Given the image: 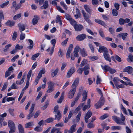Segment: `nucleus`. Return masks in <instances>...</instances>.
Wrapping results in <instances>:
<instances>
[{
	"mask_svg": "<svg viewBox=\"0 0 133 133\" xmlns=\"http://www.w3.org/2000/svg\"><path fill=\"white\" fill-rule=\"evenodd\" d=\"M75 71V69L74 68H72L70 69L68 72L66 77L67 78H70L72 75L74 73Z\"/></svg>",
	"mask_w": 133,
	"mask_h": 133,
	"instance_id": "obj_10",
	"label": "nucleus"
},
{
	"mask_svg": "<svg viewBox=\"0 0 133 133\" xmlns=\"http://www.w3.org/2000/svg\"><path fill=\"white\" fill-rule=\"evenodd\" d=\"M39 55V53H37L33 55L31 57L32 59L34 61H35L36 60V58H37Z\"/></svg>",
	"mask_w": 133,
	"mask_h": 133,
	"instance_id": "obj_51",
	"label": "nucleus"
},
{
	"mask_svg": "<svg viewBox=\"0 0 133 133\" xmlns=\"http://www.w3.org/2000/svg\"><path fill=\"white\" fill-rule=\"evenodd\" d=\"M76 90L72 89L69 92L68 94V97L70 99H71L74 97Z\"/></svg>",
	"mask_w": 133,
	"mask_h": 133,
	"instance_id": "obj_9",
	"label": "nucleus"
},
{
	"mask_svg": "<svg viewBox=\"0 0 133 133\" xmlns=\"http://www.w3.org/2000/svg\"><path fill=\"white\" fill-rule=\"evenodd\" d=\"M111 58L114 61H115V60L116 59L117 61L119 62H120L121 61V58L116 55L112 56Z\"/></svg>",
	"mask_w": 133,
	"mask_h": 133,
	"instance_id": "obj_20",
	"label": "nucleus"
},
{
	"mask_svg": "<svg viewBox=\"0 0 133 133\" xmlns=\"http://www.w3.org/2000/svg\"><path fill=\"white\" fill-rule=\"evenodd\" d=\"M87 127V128H93L95 127V125L93 123H89L88 124Z\"/></svg>",
	"mask_w": 133,
	"mask_h": 133,
	"instance_id": "obj_44",
	"label": "nucleus"
},
{
	"mask_svg": "<svg viewBox=\"0 0 133 133\" xmlns=\"http://www.w3.org/2000/svg\"><path fill=\"white\" fill-rule=\"evenodd\" d=\"M99 46V48L98 51L100 53L103 52L104 53H105L108 51L107 48L104 46L100 45Z\"/></svg>",
	"mask_w": 133,
	"mask_h": 133,
	"instance_id": "obj_13",
	"label": "nucleus"
},
{
	"mask_svg": "<svg viewBox=\"0 0 133 133\" xmlns=\"http://www.w3.org/2000/svg\"><path fill=\"white\" fill-rule=\"evenodd\" d=\"M121 118L115 116H112V119L117 124H124V122L125 119V117L122 113L120 114Z\"/></svg>",
	"mask_w": 133,
	"mask_h": 133,
	"instance_id": "obj_1",
	"label": "nucleus"
},
{
	"mask_svg": "<svg viewBox=\"0 0 133 133\" xmlns=\"http://www.w3.org/2000/svg\"><path fill=\"white\" fill-rule=\"evenodd\" d=\"M34 125V123L33 122H30L26 124L25 125V128H27L31 127Z\"/></svg>",
	"mask_w": 133,
	"mask_h": 133,
	"instance_id": "obj_23",
	"label": "nucleus"
},
{
	"mask_svg": "<svg viewBox=\"0 0 133 133\" xmlns=\"http://www.w3.org/2000/svg\"><path fill=\"white\" fill-rule=\"evenodd\" d=\"M17 36V32L16 31H14L12 35V39L13 41L15 40Z\"/></svg>",
	"mask_w": 133,
	"mask_h": 133,
	"instance_id": "obj_46",
	"label": "nucleus"
},
{
	"mask_svg": "<svg viewBox=\"0 0 133 133\" xmlns=\"http://www.w3.org/2000/svg\"><path fill=\"white\" fill-rule=\"evenodd\" d=\"M108 116L109 115L107 114H106L100 117H99V119L101 120H103L108 117Z\"/></svg>",
	"mask_w": 133,
	"mask_h": 133,
	"instance_id": "obj_47",
	"label": "nucleus"
},
{
	"mask_svg": "<svg viewBox=\"0 0 133 133\" xmlns=\"http://www.w3.org/2000/svg\"><path fill=\"white\" fill-rule=\"evenodd\" d=\"M49 104V102L48 101H46L44 105L41 107V109L44 110L48 106Z\"/></svg>",
	"mask_w": 133,
	"mask_h": 133,
	"instance_id": "obj_41",
	"label": "nucleus"
},
{
	"mask_svg": "<svg viewBox=\"0 0 133 133\" xmlns=\"http://www.w3.org/2000/svg\"><path fill=\"white\" fill-rule=\"evenodd\" d=\"M15 22L13 21H11L10 20L8 21L5 23L6 25L9 26H12L14 25Z\"/></svg>",
	"mask_w": 133,
	"mask_h": 133,
	"instance_id": "obj_31",
	"label": "nucleus"
},
{
	"mask_svg": "<svg viewBox=\"0 0 133 133\" xmlns=\"http://www.w3.org/2000/svg\"><path fill=\"white\" fill-rule=\"evenodd\" d=\"M90 99H89L88 100L87 102V105H85L84 106L83 109L82 110L83 111H85L87 109L89 108L90 107Z\"/></svg>",
	"mask_w": 133,
	"mask_h": 133,
	"instance_id": "obj_18",
	"label": "nucleus"
},
{
	"mask_svg": "<svg viewBox=\"0 0 133 133\" xmlns=\"http://www.w3.org/2000/svg\"><path fill=\"white\" fill-rule=\"evenodd\" d=\"M9 2L8 1L0 5V7L3 8L5 6L7 5L9 3Z\"/></svg>",
	"mask_w": 133,
	"mask_h": 133,
	"instance_id": "obj_53",
	"label": "nucleus"
},
{
	"mask_svg": "<svg viewBox=\"0 0 133 133\" xmlns=\"http://www.w3.org/2000/svg\"><path fill=\"white\" fill-rule=\"evenodd\" d=\"M90 59L92 61H94L98 59V57L97 56H90L89 57Z\"/></svg>",
	"mask_w": 133,
	"mask_h": 133,
	"instance_id": "obj_61",
	"label": "nucleus"
},
{
	"mask_svg": "<svg viewBox=\"0 0 133 133\" xmlns=\"http://www.w3.org/2000/svg\"><path fill=\"white\" fill-rule=\"evenodd\" d=\"M25 75H23L22 77V78L20 81H17L16 82V83L18 85H21L24 82V81L25 78Z\"/></svg>",
	"mask_w": 133,
	"mask_h": 133,
	"instance_id": "obj_33",
	"label": "nucleus"
},
{
	"mask_svg": "<svg viewBox=\"0 0 133 133\" xmlns=\"http://www.w3.org/2000/svg\"><path fill=\"white\" fill-rule=\"evenodd\" d=\"M82 95L83 96L82 102L85 101L87 98V92L85 90L83 91Z\"/></svg>",
	"mask_w": 133,
	"mask_h": 133,
	"instance_id": "obj_26",
	"label": "nucleus"
},
{
	"mask_svg": "<svg viewBox=\"0 0 133 133\" xmlns=\"http://www.w3.org/2000/svg\"><path fill=\"white\" fill-rule=\"evenodd\" d=\"M82 12L85 21L89 24H92L91 20L89 18V16L87 15L86 13L84 11L82 10Z\"/></svg>",
	"mask_w": 133,
	"mask_h": 133,
	"instance_id": "obj_4",
	"label": "nucleus"
},
{
	"mask_svg": "<svg viewBox=\"0 0 133 133\" xmlns=\"http://www.w3.org/2000/svg\"><path fill=\"white\" fill-rule=\"evenodd\" d=\"M127 35L128 34L127 33H123L119 34V35L122 37V38L124 40L126 38Z\"/></svg>",
	"mask_w": 133,
	"mask_h": 133,
	"instance_id": "obj_48",
	"label": "nucleus"
},
{
	"mask_svg": "<svg viewBox=\"0 0 133 133\" xmlns=\"http://www.w3.org/2000/svg\"><path fill=\"white\" fill-rule=\"evenodd\" d=\"M101 66L102 69L105 72L109 71L110 68V67L108 65H105L104 66L101 65Z\"/></svg>",
	"mask_w": 133,
	"mask_h": 133,
	"instance_id": "obj_35",
	"label": "nucleus"
},
{
	"mask_svg": "<svg viewBox=\"0 0 133 133\" xmlns=\"http://www.w3.org/2000/svg\"><path fill=\"white\" fill-rule=\"evenodd\" d=\"M9 127L10 130L16 131V127L14 123L11 120H9L8 122Z\"/></svg>",
	"mask_w": 133,
	"mask_h": 133,
	"instance_id": "obj_5",
	"label": "nucleus"
},
{
	"mask_svg": "<svg viewBox=\"0 0 133 133\" xmlns=\"http://www.w3.org/2000/svg\"><path fill=\"white\" fill-rule=\"evenodd\" d=\"M81 94L80 93H78L77 94L76 97L75 98L74 101L76 102H77L79 99L80 97H81Z\"/></svg>",
	"mask_w": 133,
	"mask_h": 133,
	"instance_id": "obj_62",
	"label": "nucleus"
},
{
	"mask_svg": "<svg viewBox=\"0 0 133 133\" xmlns=\"http://www.w3.org/2000/svg\"><path fill=\"white\" fill-rule=\"evenodd\" d=\"M99 33L100 36L103 38H105L104 34L103 31L101 30H100L99 31Z\"/></svg>",
	"mask_w": 133,
	"mask_h": 133,
	"instance_id": "obj_60",
	"label": "nucleus"
},
{
	"mask_svg": "<svg viewBox=\"0 0 133 133\" xmlns=\"http://www.w3.org/2000/svg\"><path fill=\"white\" fill-rule=\"evenodd\" d=\"M87 36L85 34H82L77 36L76 38V40L78 41L84 40L86 38Z\"/></svg>",
	"mask_w": 133,
	"mask_h": 133,
	"instance_id": "obj_6",
	"label": "nucleus"
},
{
	"mask_svg": "<svg viewBox=\"0 0 133 133\" xmlns=\"http://www.w3.org/2000/svg\"><path fill=\"white\" fill-rule=\"evenodd\" d=\"M21 16V14H18L14 16L13 19L14 20H16L17 19L20 18Z\"/></svg>",
	"mask_w": 133,
	"mask_h": 133,
	"instance_id": "obj_50",
	"label": "nucleus"
},
{
	"mask_svg": "<svg viewBox=\"0 0 133 133\" xmlns=\"http://www.w3.org/2000/svg\"><path fill=\"white\" fill-rule=\"evenodd\" d=\"M54 118H49L46 119L45 121L47 123H50L52 122L54 120Z\"/></svg>",
	"mask_w": 133,
	"mask_h": 133,
	"instance_id": "obj_56",
	"label": "nucleus"
},
{
	"mask_svg": "<svg viewBox=\"0 0 133 133\" xmlns=\"http://www.w3.org/2000/svg\"><path fill=\"white\" fill-rule=\"evenodd\" d=\"M119 79L117 77L114 78L113 79V81L114 84L117 87V86L119 84Z\"/></svg>",
	"mask_w": 133,
	"mask_h": 133,
	"instance_id": "obj_32",
	"label": "nucleus"
},
{
	"mask_svg": "<svg viewBox=\"0 0 133 133\" xmlns=\"http://www.w3.org/2000/svg\"><path fill=\"white\" fill-rule=\"evenodd\" d=\"M35 106V104H32L31 107L29 110V113H32V112L34 110Z\"/></svg>",
	"mask_w": 133,
	"mask_h": 133,
	"instance_id": "obj_59",
	"label": "nucleus"
},
{
	"mask_svg": "<svg viewBox=\"0 0 133 133\" xmlns=\"http://www.w3.org/2000/svg\"><path fill=\"white\" fill-rule=\"evenodd\" d=\"M127 60L129 62H133V56L130 54L128 56V57L127 58Z\"/></svg>",
	"mask_w": 133,
	"mask_h": 133,
	"instance_id": "obj_38",
	"label": "nucleus"
},
{
	"mask_svg": "<svg viewBox=\"0 0 133 133\" xmlns=\"http://www.w3.org/2000/svg\"><path fill=\"white\" fill-rule=\"evenodd\" d=\"M59 71L58 68H57L54 71L52 72L51 74V76L52 77H54L55 76H56L57 74Z\"/></svg>",
	"mask_w": 133,
	"mask_h": 133,
	"instance_id": "obj_37",
	"label": "nucleus"
},
{
	"mask_svg": "<svg viewBox=\"0 0 133 133\" xmlns=\"http://www.w3.org/2000/svg\"><path fill=\"white\" fill-rule=\"evenodd\" d=\"M92 115V113L90 111H88L85 114L84 117V120L86 123L88 122V119Z\"/></svg>",
	"mask_w": 133,
	"mask_h": 133,
	"instance_id": "obj_8",
	"label": "nucleus"
},
{
	"mask_svg": "<svg viewBox=\"0 0 133 133\" xmlns=\"http://www.w3.org/2000/svg\"><path fill=\"white\" fill-rule=\"evenodd\" d=\"M59 107L58 105H57L54 107V112L56 113H61L60 110L58 109Z\"/></svg>",
	"mask_w": 133,
	"mask_h": 133,
	"instance_id": "obj_39",
	"label": "nucleus"
},
{
	"mask_svg": "<svg viewBox=\"0 0 133 133\" xmlns=\"http://www.w3.org/2000/svg\"><path fill=\"white\" fill-rule=\"evenodd\" d=\"M75 30L76 31H80L83 28V26L81 24H76L74 27Z\"/></svg>",
	"mask_w": 133,
	"mask_h": 133,
	"instance_id": "obj_14",
	"label": "nucleus"
},
{
	"mask_svg": "<svg viewBox=\"0 0 133 133\" xmlns=\"http://www.w3.org/2000/svg\"><path fill=\"white\" fill-rule=\"evenodd\" d=\"M42 130L43 129L42 128L37 125L34 128V130L35 131L38 132H41L42 131Z\"/></svg>",
	"mask_w": 133,
	"mask_h": 133,
	"instance_id": "obj_40",
	"label": "nucleus"
},
{
	"mask_svg": "<svg viewBox=\"0 0 133 133\" xmlns=\"http://www.w3.org/2000/svg\"><path fill=\"white\" fill-rule=\"evenodd\" d=\"M38 17L36 16V18H34L32 19V24L34 25L36 24L38 22Z\"/></svg>",
	"mask_w": 133,
	"mask_h": 133,
	"instance_id": "obj_42",
	"label": "nucleus"
},
{
	"mask_svg": "<svg viewBox=\"0 0 133 133\" xmlns=\"http://www.w3.org/2000/svg\"><path fill=\"white\" fill-rule=\"evenodd\" d=\"M121 108L123 112L126 114H127V112L126 109L124 107L122 104L120 105Z\"/></svg>",
	"mask_w": 133,
	"mask_h": 133,
	"instance_id": "obj_52",
	"label": "nucleus"
},
{
	"mask_svg": "<svg viewBox=\"0 0 133 133\" xmlns=\"http://www.w3.org/2000/svg\"><path fill=\"white\" fill-rule=\"evenodd\" d=\"M80 52L81 55L83 57L87 56L88 54L84 48L80 49Z\"/></svg>",
	"mask_w": 133,
	"mask_h": 133,
	"instance_id": "obj_22",
	"label": "nucleus"
},
{
	"mask_svg": "<svg viewBox=\"0 0 133 133\" xmlns=\"http://www.w3.org/2000/svg\"><path fill=\"white\" fill-rule=\"evenodd\" d=\"M87 60L83 59L80 65V66L82 67L84 65L87 63Z\"/></svg>",
	"mask_w": 133,
	"mask_h": 133,
	"instance_id": "obj_58",
	"label": "nucleus"
},
{
	"mask_svg": "<svg viewBox=\"0 0 133 133\" xmlns=\"http://www.w3.org/2000/svg\"><path fill=\"white\" fill-rule=\"evenodd\" d=\"M69 22L74 27L77 24L76 22L72 18L71 19Z\"/></svg>",
	"mask_w": 133,
	"mask_h": 133,
	"instance_id": "obj_45",
	"label": "nucleus"
},
{
	"mask_svg": "<svg viewBox=\"0 0 133 133\" xmlns=\"http://www.w3.org/2000/svg\"><path fill=\"white\" fill-rule=\"evenodd\" d=\"M18 26L19 28V30L21 32L24 31L25 28V25L21 23H19L18 24Z\"/></svg>",
	"mask_w": 133,
	"mask_h": 133,
	"instance_id": "obj_17",
	"label": "nucleus"
},
{
	"mask_svg": "<svg viewBox=\"0 0 133 133\" xmlns=\"http://www.w3.org/2000/svg\"><path fill=\"white\" fill-rule=\"evenodd\" d=\"M62 116L61 113H56L55 115V119L59 121L61 118Z\"/></svg>",
	"mask_w": 133,
	"mask_h": 133,
	"instance_id": "obj_29",
	"label": "nucleus"
},
{
	"mask_svg": "<svg viewBox=\"0 0 133 133\" xmlns=\"http://www.w3.org/2000/svg\"><path fill=\"white\" fill-rule=\"evenodd\" d=\"M108 52L109 51L105 53H104L103 56L105 59L110 62L111 61V59L108 54Z\"/></svg>",
	"mask_w": 133,
	"mask_h": 133,
	"instance_id": "obj_16",
	"label": "nucleus"
},
{
	"mask_svg": "<svg viewBox=\"0 0 133 133\" xmlns=\"http://www.w3.org/2000/svg\"><path fill=\"white\" fill-rule=\"evenodd\" d=\"M112 13L113 15L114 16H117L118 14L117 11L115 9H113L112 10Z\"/></svg>",
	"mask_w": 133,
	"mask_h": 133,
	"instance_id": "obj_49",
	"label": "nucleus"
},
{
	"mask_svg": "<svg viewBox=\"0 0 133 133\" xmlns=\"http://www.w3.org/2000/svg\"><path fill=\"white\" fill-rule=\"evenodd\" d=\"M64 53L63 50L61 48L59 49V51L57 52V55L59 57H62L64 55Z\"/></svg>",
	"mask_w": 133,
	"mask_h": 133,
	"instance_id": "obj_28",
	"label": "nucleus"
},
{
	"mask_svg": "<svg viewBox=\"0 0 133 133\" xmlns=\"http://www.w3.org/2000/svg\"><path fill=\"white\" fill-rule=\"evenodd\" d=\"M76 124H75L72 125L70 127V129L68 130V132L69 133H73L76 131L75 129Z\"/></svg>",
	"mask_w": 133,
	"mask_h": 133,
	"instance_id": "obj_21",
	"label": "nucleus"
},
{
	"mask_svg": "<svg viewBox=\"0 0 133 133\" xmlns=\"http://www.w3.org/2000/svg\"><path fill=\"white\" fill-rule=\"evenodd\" d=\"M81 112L80 111L76 117V119L77 122H78L79 121L81 116Z\"/></svg>",
	"mask_w": 133,
	"mask_h": 133,
	"instance_id": "obj_43",
	"label": "nucleus"
},
{
	"mask_svg": "<svg viewBox=\"0 0 133 133\" xmlns=\"http://www.w3.org/2000/svg\"><path fill=\"white\" fill-rule=\"evenodd\" d=\"M104 99L103 97H101L99 101L95 104L96 109H98L102 106L104 103Z\"/></svg>",
	"mask_w": 133,
	"mask_h": 133,
	"instance_id": "obj_3",
	"label": "nucleus"
},
{
	"mask_svg": "<svg viewBox=\"0 0 133 133\" xmlns=\"http://www.w3.org/2000/svg\"><path fill=\"white\" fill-rule=\"evenodd\" d=\"M60 16L59 15H57L56 17V23H59V24L61 25H62V22H61V18H60Z\"/></svg>",
	"mask_w": 133,
	"mask_h": 133,
	"instance_id": "obj_34",
	"label": "nucleus"
},
{
	"mask_svg": "<svg viewBox=\"0 0 133 133\" xmlns=\"http://www.w3.org/2000/svg\"><path fill=\"white\" fill-rule=\"evenodd\" d=\"M90 68L89 65L85 66L83 68V70L84 71L85 75H87L88 74L89 72Z\"/></svg>",
	"mask_w": 133,
	"mask_h": 133,
	"instance_id": "obj_15",
	"label": "nucleus"
},
{
	"mask_svg": "<svg viewBox=\"0 0 133 133\" xmlns=\"http://www.w3.org/2000/svg\"><path fill=\"white\" fill-rule=\"evenodd\" d=\"M16 98V97H9L6 98V101L8 102H9L11 101H14L13 103L14 102V100Z\"/></svg>",
	"mask_w": 133,
	"mask_h": 133,
	"instance_id": "obj_55",
	"label": "nucleus"
},
{
	"mask_svg": "<svg viewBox=\"0 0 133 133\" xmlns=\"http://www.w3.org/2000/svg\"><path fill=\"white\" fill-rule=\"evenodd\" d=\"M60 4L63 7L65 10H67V6L64 2H60Z\"/></svg>",
	"mask_w": 133,
	"mask_h": 133,
	"instance_id": "obj_54",
	"label": "nucleus"
},
{
	"mask_svg": "<svg viewBox=\"0 0 133 133\" xmlns=\"http://www.w3.org/2000/svg\"><path fill=\"white\" fill-rule=\"evenodd\" d=\"M132 68L130 66H128L125 68L123 70V72H127L129 74H131L132 71Z\"/></svg>",
	"mask_w": 133,
	"mask_h": 133,
	"instance_id": "obj_11",
	"label": "nucleus"
},
{
	"mask_svg": "<svg viewBox=\"0 0 133 133\" xmlns=\"http://www.w3.org/2000/svg\"><path fill=\"white\" fill-rule=\"evenodd\" d=\"M64 92H63L61 94V96L59 99L57 101V102L58 103H61L64 97Z\"/></svg>",
	"mask_w": 133,
	"mask_h": 133,
	"instance_id": "obj_36",
	"label": "nucleus"
},
{
	"mask_svg": "<svg viewBox=\"0 0 133 133\" xmlns=\"http://www.w3.org/2000/svg\"><path fill=\"white\" fill-rule=\"evenodd\" d=\"M95 21L96 23L101 25L105 27H106L107 26V25L104 22L100 19H96L95 20Z\"/></svg>",
	"mask_w": 133,
	"mask_h": 133,
	"instance_id": "obj_19",
	"label": "nucleus"
},
{
	"mask_svg": "<svg viewBox=\"0 0 133 133\" xmlns=\"http://www.w3.org/2000/svg\"><path fill=\"white\" fill-rule=\"evenodd\" d=\"M48 89L47 92L48 93H51L54 91V83L51 81H50L48 82Z\"/></svg>",
	"mask_w": 133,
	"mask_h": 133,
	"instance_id": "obj_2",
	"label": "nucleus"
},
{
	"mask_svg": "<svg viewBox=\"0 0 133 133\" xmlns=\"http://www.w3.org/2000/svg\"><path fill=\"white\" fill-rule=\"evenodd\" d=\"M68 105H65V108L63 111V114L64 115H65L66 114L68 110Z\"/></svg>",
	"mask_w": 133,
	"mask_h": 133,
	"instance_id": "obj_64",
	"label": "nucleus"
},
{
	"mask_svg": "<svg viewBox=\"0 0 133 133\" xmlns=\"http://www.w3.org/2000/svg\"><path fill=\"white\" fill-rule=\"evenodd\" d=\"M72 112L71 111H70L69 113L68 117H66L65 118L64 120V123H66L68 122V120L71 118V117L72 116Z\"/></svg>",
	"mask_w": 133,
	"mask_h": 133,
	"instance_id": "obj_27",
	"label": "nucleus"
},
{
	"mask_svg": "<svg viewBox=\"0 0 133 133\" xmlns=\"http://www.w3.org/2000/svg\"><path fill=\"white\" fill-rule=\"evenodd\" d=\"M119 23L120 25H123L125 23L124 19L122 18H120L119 20Z\"/></svg>",
	"mask_w": 133,
	"mask_h": 133,
	"instance_id": "obj_57",
	"label": "nucleus"
},
{
	"mask_svg": "<svg viewBox=\"0 0 133 133\" xmlns=\"http://www.w3.org/2000/svg\"><path fill=\"white\" fill-rule=\"evenodd\" d=\"M25 35L22 32H21L20 36V39L21 40H23L25 38Z\"/></svg>",
	"mask_w": 133,
	"mask_h": 133,
	"instance_id": "obj_63",
	"label": "nucleus"
},
{
	"mask_svg": "<svg viewBox=\"0 0 133 133\" xmlns=\"http://www.w3.org/2000/svg\"><path fill=\"white\" fill-rule=\"evenodd\" d=\"M48 7V2L47 1H46L44 2L43 5L41 7V8L42 9H46Z\"/></svg>",
	"mask_w": 133,
	"mask_h": 133,
	"instance_id": "obj_24",
	"label": "nucleus"
},
{
	"mask_svg": "<svg viewBox=\"0 0 133 133\" xmlns=\"http://www.w3.org/2000/svg\"><path fill=\"white\" fill-rule=\"evenodd\" d=\"M79 81V79L78 78L75 79L74 82L71 86V87L72 88V89H75V90H76V88L78 84Z\"/></svg>",
	"mask_w": 133,
	"mask_h": 133,
	"instance_id": "obj_7",
	"label": "nucleus"
},
{
	"mask_svg": "<svg viewBox=\"0 0 133 133\" xmlns=\"http://www.w3.org/2000/svg\"><path fill=\"white\" fill-rule=\"evenodd\" d=\"M80 49L79 47L78 46H76L74 48V55L75 57H78L79 55L78 52Z\"/></svg>",
	"mask_w": 133,
	"mask_h": 133,
	"instance_id": "obj_12",
	"label": "nucleus"
},
{
	"mask_svg": "<svg viewBox=\"0 0 133 133\" xmlns=\"http://www.w3.org/2000/svg\"><path fill=\"white\" fill-rule=\"evenodd\" d=\"M84 7L86 11L89 13L91 12V10L89 6L87 5H85L84 6Z\"/></svg>",
	"mask_w": 133,
	"mask_h": 133,
	"instance_id": "obj_30",
	"label": "nucleus"
},
{
	"mask_svg": "<svg viewBox=\"0 0 133 133\" xmlns=\"http://www.w3.org/2000/svg\"><path fill=\"white\" fill-rule=\"evenodd\" d=\"M18 128L19 133H24L23 127L21 124H19Z\"/></svg>",
	"mask_w": 133,
	"mask_h": 133,
	"instance_id": "obj_25",
	"label": "nucleus"
}]
</instances>
